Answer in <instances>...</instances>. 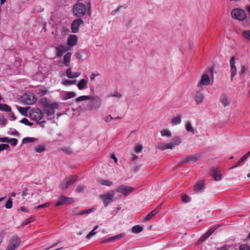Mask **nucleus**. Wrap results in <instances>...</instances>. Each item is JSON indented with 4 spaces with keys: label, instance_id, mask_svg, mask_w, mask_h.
<instances>
[{
    "label": "nucleus",
    "instance_id": "obj_31",
    "mask_svg": "<svg viewBox=\"0 0 250 250\" xmlns=\"http://www.w3.org/2000/svg\"><path fill=\"white\" fill-rule=\"evenodd\" d=\"M249 157V156L246 153V154H245L238 161V162L236 164V165L234 166H233L232 167H230V169H232V168H234L235 167H238L240 164L243 162L244 161H245L246 159H247Z\"/></svg>",
    "mask_w": 250,
    "mask_h": 250
},
{
    "label": "nucleus",
    "instance_id": "obj_7",
    "mask_svg": "<svg viewBox=\"0 0 250 250\" xmlns=\"http://www.w3.org/2000/svg\"><path fill=\"white\" fill-rule=\"evenodd\" d=\"M135 190L136 189L132 187L121 185L117 188L116 192L123 194L125 196H127Z\"/></svg>",
    "mask_w": 250,
    "mask_h": 250
},
{
    "label": "nucleus",
    "instance_id": "obj_55",
    "mask_svg": "<svg viewBox=\"0 0 250 250\" xmlns=\"http://www.w3.org/2000/svg\"><path fill=\"white\" fill-rule=\"evenodd\" d=\"M49 206V203H46L45 204L39 205L37 206L35 208H47Z\"/></svg>",
    "mask_w": 250,
    "mask_h": 250
},
{
    "label": "nucleus",
    "instance_id": "obj_54",
    "mask_svg": "<svg viewBox=\"0 0 250 250\" xmlns=\"http://www.w3.org/2000/svg\"><path fill=\"white\" fill-rule=\"evenodd\" d=\"M182 199L183 202L185 203H188L189 201V197L186 195H183L182 196Z\"/></svg>",
    "mask_w": 250,
    "mask_h": 250
},
{
    "label": "nucleus",
    "instance_id": "obj_23",
    "mask_svg": "<svg viewBox=\"0 0 250 250\" xmlns=\"http://www.w3.org/2000/svg\"><path fill=\"white\" fill-rule=\"evenodd\" d=\"M123 236H124L123 234H120L117 235L116 236L107 238L106 239H105L104 240H103L101 242L102 243H106L107 242L116 241L117 240L122 238L123 237Z\"/></svg>",
    "mask_w": 250,
    "mask_h": 250
},
{
    "label": "nucleus",
    "instance_id": "obj_62",
    "mask_svg": "<svg viewBox=\"0 0 250 250\" xmlns=\"http://www.w3.org/2000/svg\"><path fill=\"white\" fill-rule=\"evenodd\" d=\"M9 139L8 137L0 138V142L8 143Z\"/></svg>",
    "mask_w": 250,
    "mask_h": 250
},
{
    "label": "nucleus",
    "instance_id": "obj_3",
    "mask_svg": "<svg viewBox=\"0 0 250 250\" xmlns=\"http://www.w3.org/2000/svg\"><path fill=\"white\" fill-rule=\"evenodd\" d=\"M89 100L88 105L91 109L99 108L101 106V101L98 97L91 98L87 96H80L76 99V102Z\"/></svg>",
    "mask_w": 250,
    "mask_h": 250
},
{
    "label": "nucleus",
    "instance_id": "obj_44",
    "mask_svg": "<svg viewBox=\"0 0 250 250\" xmlns=\"http://www.w3.org/2000/svg\"><path fill=\"white\" fill-rule=\"evenodd\" d=\"M13 206V202L12 199L9 198L6 202L5 207L6 208L10 209L12 208Z\"/></svg>",
    "mask_w": 250,
    "mask_h": 250
},
{
    "label": "nucleus",
    "instance_id": "obj_19",
    "mask_svg": "<svg viewBox=\"0 0 250 250\" xmlns=\"http://www.w3.org/2000/svg\"><path fill=\"white\" fill-rule=\"evenodd\" d=\"M88 80L83 79L77 84V86L80 90L85 89L87 87Z\"/></svg>",
    "mask_w": 250,
    "mask_h": 250
},
{
    "label": "nucleus",
    "instance_id": "obj_63",
    "mask_svg": "<svg viewBox=\"0 0 250 250\" xmlns=\"http://www.w3.org/2000/svg\"><path fill=\"white\" fill-rule=\"evenodd\" d=\"M246 70V67L244 65L242 66L241 67V69L239 72V73L241 74H243L245 72Z\"/></svg>",
    "mask_w": 250,
    "mask_h": 250
},
{
    "label": "nucleus",
    "instance_id": "obj_40",
    "mask_svg": "<svg viewBox=\"0 0 250 250\" xmlns=\"http://www.w3.org/2000/svg\"><path fill=\"white\" fill-rule=\"evenodd\" d=\"M18 109L19 112L23 116H27V110L28 108H24L22 107H18Z\"/></svg>",
    "mask_w": 250,
    "mask_h": 250
},
{
    "label": "nucleus",
    "instance_id": "obj_58",
    "mask_svg": "<svg viewBox=\"0 0 250 250\" xmlns=\"http://www.w3.org/2000/svg\"><path fill=\"white\" fill-rule=\"evenodd\" d=\"M230 65L231 67H235V57L233 56L231 57L230 61Z\"/></svg>",
    "mask_w": 250,
    "mask_h": 250
},
{
    "label": "nucleus",
    "instance_id": "obj_42",
    "mask_svg": "<svg viewBox=\"0 0 250 250\" xmlns=\"http://www.w3.org/2000/svg\"><path fill=\"white\" fill-rule=\"evenodd\" d=\"M186 130L188 132H190L192 133H194V129L193 128L191 124L189 122H188L186 123Z\"/></svg>",
    "mask_w": 250,
    "mask_h": 250
},
{
    "label": "nucleus",
    "instance_id": "obj_33",
    "mask_svg": "<svg viewBox=\"0 0 250 250\" xmlns=\"http://www.w3.org/2000/svg\"><path fill=\"white\" fill-rule=\"evenodd\" d=\"M204 99L203 95H195L194 99L197 104H201Z\"/></svg>",
    "mask_w": 250,
    "mask_h": 250
},
{
    "label": "nucleus",
    "instance_id": "obj_48",
    "mask_svg": "<svg viewBox=\"0 0 250 250\" xmlns=\"http://www.w3.org/2000/svg\"><path fill=\"white\" fill-rule=\"evenodd\" d=\"M21 123H23L24 124H25V125H29V126H31L33 124L30 123L28 120L26 118H23L22 119L21 121Z\"/></svg>",
    "mask_w": 250,
    "mask_h": 250
},
{
    "label": "nucleus",
    "instance_id": "obj_27",
    "mask_svg": "<svg viewBox=\"0 0 250 250\" xmlns=\"http://www.w3.org/2000/svg\"><path fill=\"white\" fill-rule=\"evenodd\" d=\"M182 115H178L173 118L171 121V123L173 125H177L181 123Z\"/></svg>",
    "mask_w": 250,
    "mask_h": 250
},
{
    "label": "nucleus",
    "instance_id": "obj_21",
    "mask_svg": "<svg viewBox=\"0 0 250 250\" xmlns=\"http://www.w3.org/2000/svg\"><path fill=\"white\" fill-rule=\"evenodd\" d=\"M204 188V183L203 182H199L195 186L194 191L196 193H199L201 192Z\"/></svg>",
    "mask_w": 250,
    "mask_h": 250
},
{
    "label": "nucleus",
    "instance_id": "obj_22",
    "mask_svg": "<svg viewBox=\"0 0 250 250\" xmlns=\"http://www.w3.org/2000/svg\"><path fill=\"white\" fill-rule=\"evenodd\" d=\"M181 142V140L179 137H174L171 142H170L169 144L171 146H172V149L174 148L176 146H178L180 144Z\"/></svg>",
    "mask_w": 250,
    "mask_h": 250
},
{
    "label": "nucleus",
    "instance_id": "obj_11",
    "mask_svg": "<svg viewBox=\"0 0 250 250\" xmlns=\"http://www.w3.org/2000/svg\"><path fill=\"white\" fill-rule=\"evenodd\" d=\"M21 99L23 103L27 105L33 104L37 100L35 95H22Z\"/></svg>",
    "mask_w": 250,
    "mask_h": 250
},
{
    "label": "nucleus",
    "instance_id": "obj_17",
    "mask_svg": "<svg viewBox=\"0 0 250 250\" xmlns=\"http://www.w3.org/2000/svg\"><path fill=\"white\" fill-rule=\"evenodd\" d=\"M218 227H214L206 232L198 240V242H202L208 238Z\"/></svg>",
    "mask_w": 250,
    "mask_h": 250
},
{
    "label": "nucleus",
    "instance_id": "obj_10",
    "mask_svg": "<svg viewBox=\"0 0 250 250\" xmlns=\"http://www.w3.org/2000/svg\"><path fill=\"white\" fill-rule=\"evenodd\" d=\"M114 195V191L113 190L110 191L106 194L101 195L100 198L103 200L105 207H107L112 201Z\"/></svg>",
    "mask_w": 250,
    "mask_h": 250
},
{
    "label": "nucleus",
    "instance_id": "obj_56",
    "mask_svg": "<svg viewBox=\"0 0 250 250\" xmlns=\"http://www.w3.org/2000/svg\"><path fill=\"white\" fill-rule=\"evenodd\" d=\"M96 233V232L94 230H92L87 235L86 238L90 239L92 236Z\"/></svg>",
    "mask_w": 250,
    "mask_h": 250
},
{
    "label": "nucleus",
    "instance_id": "obj_14",
    "mask_svg": "<svg viewBox=\"0 0 250 250\" xmlns=\"http://www.w3.org/2000/svg\"><path fill=\"white\" fill-rule=\"evenodd\" d=\"M74 199L72 198L61 196L55 206H59L65 204H70L74 202Z\"/></svg>",
    "mask_w": 250,
    "mask_h": 250
},
{
    "label": "nucleus",
    "instance_id": "obj_30",
    "mask_svg": "<svg viewBox=\"0 0 250 250\" xmlns=\"http://www.w3.org/2000/svg\"><path fill=\"white\" fill-rule=\"evenodd\" d=\"M132 231L134 233H138L143 231V228L140 225H136L132 228Z\"/></svg>",
    "mask_w": 250,
    "mask_h": 250
},
{
    "label": "nucleus",
    "instance_id": "obj_13",
    "mask_svg": "<svg viewBox=\"0 0 250 250\" xmlns=\"http://www.w3.org/2000/svg\"><path fill=\"white\" fill-rule=\"evenodd\" d=\"M210 83V79L208 74H204L199 82L197 86L198 87H201L202 85H208Z\"/></svg>",
    "mask_w": 250,
    "mask_h": 250
},
{
    "label": "nucleus",
    "instance_id": "obj_1",
    "mask_svg": "<svg viewBox=\"0 0 250 250\" xmlns=\"http://www.w3.org/2000/svg\"><path fill=\"white\" fill-rule=\"evenodd\" d=\"M40 105L44 108L45 113L49 116L48 119H52L55 118L54 109L59 108V104L55 102H51L46 98H42L39 101Z\"/></svg>",
    "mask_w": 250,
    "mask_h": 250
},
{
    "label": "nucleus",
    "instance_id": "obj_60",
    "mask_svg": "<svg viewBox=\"0 0 250 250\" xmlns=\"http://www.w3.org/2000/svg\"><path fill=\"white\" fill-rule=\"evenodd\" d=\"M75 95H72V94H71V95H64L63 98L64 100H67V99H70V98H72L74 97Z\"/></svg>",
    "mask_w": 250,
    "mask_h": 250
},
{
    "label": "nucleus",
    "instance_id": "obj_52",
    "mask_svg": "<svg viewBox=\"0 0 250 250\" xmlns=\"http://www.w3.org/2000/svg\"><path fill=\"white\" fill-rule=\"evenodd\" d=\"M143 149V146L141 145H137L135 147V151L137 153L140 152Z\"/></svg>",
    "mask_w": 250,
    "mask_h": 250
},
{
    "label": "nucleus",
    "instance_id": "obj_51",
    "mask_svg": "<svg viewBox=\"0 0 250 250\" xmlns=\"http://www.w3.org/2000/svg\"><path fill=\"white\" fill-rule=\"evenodd\" d=\"M189 162L191 161H196L199 159V157L197 156H188Z\"/></svg>",
    "mask_w": 250,
    "mask_h": 250
},
{
    "label": "nucleus",
    "instance_id": "obj_6",
    "mask_svg": "<svg viewBox=\"0 0 250 250\" xmlns=\"http://www.w3.org/2000/svg\"><path fill=\"white\" fill-rule=\"evenodd\" d=\"M43 116V112L39 108H34L29 113V117L35 121H38L42 120Z\"/></svg>",
    "mask_w": 250,
    "mask_h": 250
},
{
    "label": "nucleus",
    "instance_id": "obj_37",
    "mask_svg": "<svg viewBox=\"0 0 250 250\" xmlns=\"http://www.w3.org/2000/svg\"><path fill=\"white\" fill-rule=\"evenodd\" d=\"M161 134L162 136L170 137L172 136L170 131L167 129H164L161 131Z\"/></svg>",
    "mask_w": 250,
    "mask_h": 250
},
{
    "label": "nucleus",
    "instance_id": "obj_45",
    "mask_svg": "<svg viewBox=\"0 0 250 250\" xmlns=\"http://www.w3.org/2000/svg\"><path fill=\"white\" fill-rule=\"evenodd\" d=\"M61 32L63 36H66L69 33V30L66 27H62V28Z\"/></svg>",
    "mask_w": 250,
    "mask_h": 250
},
{
    "label": "nucleus",
    "instance_id": "obj_41",
    "mask_svg": "<svg viewBox=\"0 0 250 250\" xmlns=\"http://www.w3.org/2000/svg\"><path fill=\"white\" fill-rule=\"evenodd\" d=\"M189 159H188V157H187L186 158H184L182 161L178 164V166H175L174 167V168H178V167H181L182 165L183 164H186V163H189Z\"/></svg>",
    "mask_w": 250,
    "mask_h": 250
},
{
    "label": "nucleus",
    "instance_id": "obj_26",
    "mask_svg": "<svg viewBox=\"0 0 250 250\" xmlns=\"http://www.w3.org/2000/svg\"><path fill=\"white\" fill-rule=\"evenodd\" d=\"M157 148L161 150H164L167 149H172V146L170 144H160L158 145Z\"/></svg>",
    "mask_w": 250,
    "mask_h": 250
},
{
    "label": "nucleus",
    "instance_id": "obj_16",
    "mask_svg": "<svg viewBox=\"0 0 250 250\" xmlns=\"http://www.w3.org/2000/svg\"><path fill=\"white\" fill-rule=\"evenodd\" d=\"M65 73L66 76L70 79L77 78L81 74L80 72H73L71 67L68 68Z\"/></svg>",
    "mask_w": 250,
    "mask_h": 250
},
{
    "label": "nucleus",
    "instance_id": "obj_9",
    "mask_svg": "<svg viewBox=\"0 0 250 250\" xmlns=\"http://www.w3.org/2000/svg\"><path fill=\"white\" fill-rule=\"evenodd\" d=\"M83 24V20L81 18H78L74 20L71 24L72 32L76 33L79 31L80 26Z\"/></svg>",
    "mask_w": 250,
    "mask_h": 250
},
{
    "label": "nucleus",
    "instance_id": "obj_64",
    "mask_svg": "<svg viewBox=\"0 0 250 250\" xmlns=\"http://www.w3.org/2000/svg\"><path fill=\"white\" fill-rule=\"evenodd\" d=\"M3 150L7 149L9 148V146L7 144H1Z\"/></svg>",
    "mask_w": 250,
    "mask_h": 250
},
{
    "label": "nucleus",
    "instance_id": "obj_50",
    "mask_svg": "<svg viewBox=\"0 0 250 250\" xmlns=\"http://www.w3.org/2000/svg\"><path fill=\"white\" fill-rule=\"evenodd\" d=\"M239 250H250V246L248 245H241L239 247Z\"/></svg>",
    "mask_w": 250,
    "mask_h": 250
},
{
    "label": "nucleus",
    "instance_id": "obj_38",
    "mask_svg": "<svg viewBox=\"0 0 250 250\" xmlns=\"http://www.w3.org/2000/svg\"><path fill=\"white\" fill-rule=\"evenodd\" d=\"M77 83L76 80H64L62 81V83L65 85H70L76 84Z\"/></svg>",
    "mask_w": 250,
    "mask_h": 250
},
{
    "label": "nucleus",
    "instance_id": "obj_25",
    "mask_svg": "<svg viewBox=\"0 0 250 250\" xmlns=\"http://www.w3.org/2000/svg\"><path fill=\"white\" fill-rule=\"evenodd\" d=\"M158 212V210L157 208H156L153 210H152L150 213H149L145 218V221H148L150 220L153 216H154Z\"/></svg>",
    "mask_w": 250,
    "mask_h": 250
},
{
    "label": "nucleus",
    "instance_id": "obj_28",
    "mask_svg": "<svg viewBox=\"0 0 250 250\" xmlns=\"http://www.w3.org/2000/svg\"><path fill=\"white\" fill-rule=\"evenodd\" d=\"M35 151L37 153H42L45 151L46 147L44 145H39L35 147Z\"/></svg>",
    "mask_w": 250,
    "mask_h": 250
},
{
    "label": "nucleus",
    "instance_id": "obj_8",
    "mask_svg": "<svg viewBox=\"0 0 250 250\" xmlns=\"http://www.w3.org/2000/svg\"><path fill=\"white\" fill-rule=\"evenodd\" d=\"M20 243V239L17 236H13L10 239L8 246L6 250H15Z\"/></svg>",
    "mask_w": 250,
    "mask_h": 250
},
{
    "label": "nucleus",
    "instance_id": "obj_61",
    "mask_svg": "<svg viewBox=\"0 0 250 250\" xmlns=\"http://www.w3.org/2000/svg\"><path fill=\"white\" fill-rule=\"evenodd\" d=\"M112 119H113V118L110 115H108L104 118V121L106 122H109Z\"/></svg>",
    "mask_w": 250,
    "mask_h": 250
},
{
    "label": "nucleus",
    "instance_id": "obj_5",
    "mask_svg": "<svg viewBox=\"0 0 250 250\" xmlns=\"http://www.w3.org/2000/svg\"><path fill=\"white\" fill-rule=\"evenodd\" d=\"M231 15L233 19L240 21H244L246 18L245 11L240 8L233 9L231 12Z\"/></svg>",
    "mask_w": 250,
    "mask_h": 250
},
{
    "label": "nucleus",
    "instance_id": "obj_39",
    "mask_svg": "<svg viewBox=\"0 0 250 250\" xmlns=\"http://www.w3.org/2000/svg\"><path fill=\"white\" fill-rule=\"evenodd\" d=\"M242 36L245 39L250 41V30L243 31Z\"/></svg>",
    "mask_w": 250,
    "mask_h": 250
},
{
    "label": "nucleus",
    "instance_id": "obj_35",
    "mask_svg": "<svg viewBox=\"0 0 250 250\" xmlns=\"http://www.w3.org/2000/svg\"><path fill=\"white\" fill-rule=\"evenodd\" d=\"M37 140V139L35 138L32 137H25L22 139V143H33Z\"/></svg>",
    "mask_w": 250,
    "mask_h": 250
},
{
    "label": "nucleus",
    "instance_id": "obj_46",
    "mask_svg": "<svg viewBox=\"0 0 250 250\" xmlns=\"http://www.w3.org/2000/svg\"><path fill=\"white\" fill-rule=\"evenodd\" d=\"M8 143H10L13 146H16L18 143V140L16 138L9 139Z\"/></svg>",
    "mask_w": 250,
    "mask_h": 250
},
{
    "label": "nucleus",
    "instance_id": "obj_2",
    "mask_svg": "<svg viewBox=\"0 0 250 250\" xmlns=\"http://www.w3.org/2000/svg\"><path fill=\"white\" fill-rule=\"evenodd\" d=\"M73 13L78 17L84 16L86 13L90 14V5H85L81 2H77L73 7Z\"/></svg>",
    "mask_w": 250,
    "mask_h": 250
},
{
    "label": "nucleus",
    "instance_id": "obj_15",
    "mask_svg": "<svg viewBox=\"0 0 250 250\" xmlns=\"http://www.w3.org/2000/svg\"><path fill=\"white\" fill-rule=\"evenodd\" d=\"M78 42V38L75 35H70L67 40V45L71 47L75 46Z\"/></svg>",
    "mask_w": 250,
    "mask_h": 250
},
{
    "label": "nucleus",
    "instance_id": "obj_36",
    "mask_svg": "<svg viewBox=\"0 0 250 250\" xmlns=\"http://www.w3.org/2000/svg\"><path fill=\"white\" fill-rule=\"evenodd\" d=\"M60 149L68 155L71 154L72 153V151L71 148L68 146H63L61 147Z\"/></svg>",
    "mask_w": 250,
    "mask_h": 250
},
{
    "label": "nucleus",
    "instance_id": "obj_18",
    "mask_svg": "<svg viewBox=\"0 0 250 250\" xmlns=\"http://www.w3.org/2000/svg\"><path fill=\"white\" fill-rule=\"evenodd\" d=\"M77 208H74L72 209V211L74 212V215H83L86 213H89L92 212L95 210L94 208H91L88 209L83 210L82 211H77Z\"/></svg>",
    "mask_w": 250,
    "mask_h": 250
},
{
    "label": "nucleus",
    "instance_id": "obj_47",
    "mask_svg": "<svg viewBox=\"0 0 250 250\" xmlns=\"http://www.w3.org/2000/svg\"><path fill=\"white\" fill-rule=\"evenodd\" d=\"M231 80L232 81L233 78L234 77V76L236 75L237 73V69L236 66L231 67Z\"/></svg>",
    "mask_w": 250,
    "mask_h": 250
},
{
    "label": "nucleus",
    "instance_id": "obj_4",
    "mask_svg": "<svg viewBox=\"0 0 250 250\" xmlns=\"http://www.w3.org/2000/svg\"><path fill=\"white\" fill-rule=\"evenodd\" d=\"M78 177L77 175H69L64 178L60 185V188L65 190L69 188L73 184L77 181Z\"/></svg>",
    "mask_w": 250,
    "mask_h": 250
},
{
    "label": "nucleus",
    "instance_id": "obj_34",
    "mask_svg": "<svg viewBox=\"0 0 250 250\" xmlns=\"http://www.w3.org/2000/svg\"><path fill=\"white\" fill-rule=\"evenodd\" d=\"M35 92L36 94H46L47 90L45 88L42 87H38L37 88Z\"/></svg>",
    "mask_w": 250,
    "mask_h": 250
},
{
    "label": "nucleus",
    "instance_id": "obj_12",
    "mask_svg": "<svg viewBox=\"0 0 250 250\" xmlns=\"http://www.w3.org/2000/svg\"><path fill=\"white\" fill-rule=\"evenodd\" d=\"M70 48L67 45L61 44L56 47V56L61 57L63 54L68 51Z\"/></svg>",
    "mask_w": 250,
    "mask_h": 250
},
{
    "label": "nucleus",
    "instance_id": "obj_53",
    "mask_svg": "<svg viewBox=\"0 0 250 250\" xmlns=\"http://www.w3.org/2000/svg\"><path fill=\"white\" fill-rule=\"evenodd\" d=\"M85 187L83 185H79L76 188V191L77 192H81L83 190Z\"/></svg>",
    "mask_w": 250,
    "mask_h": 250
},
{
    "label": "nucleus",
    "instance_id": "obj_59",
    "mask_svg": "<svg viewBox=\"0 0 250 250\" xmlns=\"http://www.w3.org/2000/svg\"><path fill=\"white\" fill-rule=\"evenodd\" d=\"M27 191L28 189L26 188L23 189L21 194V196H22L23 198H24V197L27 195Z\"/></svg>",
    "mask_w": 250,
    "mask_h": 250
},
{
    "label": "nucleus",
    "instance_id": "obj_29",
    "mask_svg": "<svg viewBox=\"0 0 250 250\" xmlns=\"http://www.w3.org/2000/svg\"><path fill=\"white\" fill-rule=\"evenodd\" d=\"M0 110L7 112H10L11 111V108L6 104H0Z\"/></svg>",
    "mask_w": 250,
    "mask_h": 250
},
{
    "label": "nucleus",
    "instance_id": "obj_49",
    "mask_svg": "<svg viewBox=\"0 0 250 250\" xmlns=\"http://www.w3.org/2000/svg\"><path fill=\"white\" fill-rule=\"evenodd\" d=\"M34 221V219L33 217L29 218L27 219H26L22 224V226L26 225L31 222H32Z\"/></svg>",
    "mask_w": 250,
    "mask_h": 250
},
{
    "label": "nucleus",
    "instance_id": "obj_43",
    "mask_svg": "<svg viewBox=\"0 0 250 250\" xmlns=\"http://www.w3.org/2000/svg\"><path fill=\"white\" fill-rule=\"evenodd\" d=\"M100 182L102 185L107 186H110L113 184L112 181L102 179L100 181Z\"/></svg>",
    "mask_w": 250,
    "mask_h": 250
},
{
    "label": "nucleus",
    "instance_id": "obj_32",
    "mask_svg": "<svg viewBox=\"0 0 250 250\" xmlns=\"http://www.w3.org/2000/svg\"><path fill=\"white\" fill-rule=\"evenodd\" d=\"M212 175L216 181H220L221 179V175L217 170H214L212 173Z\"/></svg>",
    "mask_w": 250,
    "mask_h": 250
},
{
    "label": "nucleus",
    "instance_id": "obj_20",
    "mask_svg": "<svg viewBox=\"0 0 250 250\" xmlns=\"http://www.w3.org/2000/svg\"><path fill=\"white\" fill-rule=\"evenodd\" d=\"M71 56L72 53L70 52H67L64 55L63 63L65 66H68L69 65Z\"/></svg>",
    "mask_w": 250,
    "mask_h": 250
},
{
    "label": "nucleus",
    "instance_id": "obj_24",
    "mask_svg": "<svg viewBox=\"0 0 250 250\" xmlns=\"http://www.w3.org/2000/svg\"><path fill=\"white\" fill-rule=\"evenodd\" d=\"M220 101L224 106H227L229 105L230 100L227 95H223L220 98Z\"/></svg>",
    "mask_w": 250,
    "mask_h": 250
},
{
    "label": "nucleus",
    "instance_id": "obj_57",
    "mask_svg": "<svg viewBox=\"0 0 250 250\" xmlns=\"http://www.w3.org/2000/svg\"><path fill=\"white\" fill-rule=\"evenodd\" d=\"M100 74L99 73H92L90 76V80L91 81H95V78L96 76H99Z\"/></svg>",
    "mask_w": 250,
    "mask_h": 250
}]
</instances>
